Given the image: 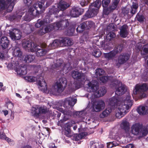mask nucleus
Instances as JSON below:
<instances>
[{
  "instance_id": "c85d7f7f",
  "label": "nucleus",
  "mask_w": 148,
  "mask_h": 148,
  "mask_svg": "<svg viewBox=\"0 0 148 148\" xmlns=\"http://www.w3.org/2000/svg\"><path fill=\"white\" fill-rule=\"evenodd\" d=\"M16 71L18 74L21 75H25L27 73L26 68L25 65H24L23 67L22 66L16 69Z\"/></svg>"
},
{
  "instance_id": "bf43d9fd",
  "label": "nucleus",
  "mask_w": 148,
  "mask_h": 148,
  "mask_svg": "<svg viewBox=\"0 0 148 148\" xmlns=\"http://www.w3.org/2000/svg\"><path fill=\"white\" fill-rule=\"evenodd\" d=\"M43 25V23L42 20L38 19L37 22L35 24V26L36 27L38 28Z\"/></svg>"
},
{
  "instance_id": "c9c22d12",
  "label": "nucleus",
  "mask_w": 148,
  "mask_h": 148,
  "mask_svg": "<svg viewBox=\"0 0 148 148\" xmlns=\"http://www.w3.org/2000/svg\"><path fill=\"white\" fill-rule=\"evenodd\" d=\"M22 52L19 48H16L13 51L12 54L15 57L21 58L22 55Z\"/></svg>"
},
{
  "instance_id": "c756f323",
  "label": "nucleus",
  "mask_w": 148,
  "mask_h": 148,
  "mask_svg": "<svg viewBox=\"0 0 148 148\" xmlns=\"http://www.w3.org/2000/svg\"><path fill=\"white\" fill-rule=\"evenodd\" d=\"M32 113L34 116L38 117L40 115V112L39 107L36 106L32 108Z\"/></svg>"
},
{
  "instance_id": "a211bd4d",
  "label": "nucleus",
  "mask_w": 148,
  "mask_h": 148,
  "mask_svg": "<svg viewBox=\"0 0 148 148\" xmlns=\"http://www.w3.org/2000/svg\"><path fill=\"white\" fill-rule=\"evenodd\" d=\"M128 28L127 26L125 24L123 25L120 29L119 34L121 37L123 38H125L128 35L127 30Z\"/></svg>"
},
{
  "instance_id": "5701e85b",
  "label": "nucleus",
  "mask_w": 148,
  "mask_h": 148,
  "mask_svg": "<svg viewBox=\"0 0 148 148\" xmlns=\"http://www.w3.org/2000/svg\"><path fill=\"white\" fill-rule=\"evenodd\" d=\"M119 97H113L109 99V105L114 108L116 106H117V103L119 101Z\"/></svg>"
},
{
  "instance_id": "2f4dec72",
  "label": "nucleus",
  "mask_w": 148,
  "mask_h": 148,
  "mask_svg": "<svg viewBox=\"0 0 148 148\" xmlns=\"http://www.w3.org/2000/svg\"><path fill=\"white\" fill-rule=\"evenodd\" d=\"M121 127L126 132H128L130 129V125L129 123L126 121H123L121 124Z\"/></svg>"
},
{
  "instance_id": "f03ea898",
  "label": "nucleus",
  "mask_w": 148,
  "mask_h": 148,
  "mask_svg": "<svg viewBox=\"0 0 148 148\" xmlns=\"http://www.w3.org/2000/svg\"><path fill=\"white\" fill-rule=\"evenodd\" d=\"M69 25V23L67 20H62L53 24L48 25L44 28V30L45 33H46L54 29H64L68 26Z\"/></svg>"
},
{
  "instance_id": "603ef678",
  "label": "nucleus",
  "mask_w": 148,
  "mask_h": 148,
  "mask_svg": "<svg viewBox=\"0 0 148 148\" xmlns=\"http://www.w3.org/2000/svg\"><path fill=\"white\" fill-rule=\"evenodd\" d=\"M61 45L60 39L54 40L51 45L52 47L54 46L56 48Z\"/></svg>"
},
{
  "instance_id": "cd10ccee",
  "label": "nucleus",
  "mask_w": 148,
  "mask_h": 148,
  "mask_svg": "<svg viewBox=\"0 0 148 148\" xmlns=\"http://www.w3.org/2000/svg\"><path fill=\"white\" fill-rule=\"evenodd\" d=\"M140 51V53L141 55L145 56L148 54V43L144 45L142 48H137Z\"/></svg>"
},
{
  "instance_id": "b1692460",
  "label": "nucleus",
  "mask_w": 148,
  "mask_h": 148,
  "mask_svg": "<svg viewBox=\"0 0 148 148\" xmlns=\"http://www.w3.org/2000/svg\"><path fill=\"white\" fill-rule=\"evenodd\" d=\"M70 5L66 2L63 0H61L58 4V8L61 10L60 11L63 12V11L68 8Z\"/></svg>"
},
{
  "instance_id": "4c0bfd02",
  "label": "nucleus",
  "mask_w": 148,
  "mask_h": 148,
  "mask_svg": "<svg viewBox=\"0 0 148 148\" xmlns=\"http://www.w3.org/2000/svg\"><path fill=\"white\" fill-rule=\"evenodd\" d=\"M137 111L138 113L140 115H144L146 114L147 111L145 108L144 106L139 107L137 109Z\"/></svg>"
},
{
  "instance_id": "20e7f679",
  "label": "nucleus",
  "mask_w": 148,
  "mask_h": 148,
  "mask_svg": "<svg viewBox=\"0 0 148 148\" xmlns=\"http://www.w3.org/2000/svg\"><path fill=\"white\" fill-rule=\"evenodd\" d=\"M67 80L65 77H62L56 82L54 85L52 87L53 92L54 94H59L62 92L66 88L67 84Z\"/></svg>"
},
{
  "instance_id": "412c9836",
  "label": "nucleus",
  "mask_w": 148,
  "mask_h": 148,
  "mask_svg": "<svg viewBox=\"0 0 148 148\" xmlns=\"http://www.w3.org/2000/svg\"><path fill=\"white\" fill-rule=\"evenodd\" d=\"M118 53V50H113L109 53H104V56L105 58L110 60L112 59Z\"/></svg>"
},
{
  "instance_id": "a19ab883",
  "label": "nucleus",
  "mask_w": 148,
  "mask_h": 148,
  "mask_svg": "<svg viewBox=\"0 0 148 148\" xmlns=\"http://www.w3.org/2000/svg\"><path fill=\"white\" fill-rule=\"evenodd\" d=\"M24 79L25 80H27L28 82H34L37 79L36 77L32 76L25 77Z\"/></svg>"
},
{
  "instance_id": "e2e57ef3",
  "label": "nucleus",
  "mask_w": 148,
  "mask_h": 148,
  "mask_svg": "<svg viewBox=\"0 0 148 148\" xmlns=\"http://www.w3.org/2000/svg\"><path fill=\"white\" fill-rule=\"evenodd\" d=\"M129 13V10L126 8H123L122 10V13L123 14L124 16H128Z\"/></svg>"
},
{
  "instance_id": "49530a36",
  "label": "nucleus",
  "mask_w": 148,
  "mask_h": 148,
  "mask_svg": "<svg viewBox=\"0 0 148 148\" xmlns=\"http://www.w3.org/2000/svg\"><path fill=\"white\" fill-rule=\"evenodd\" d=\"M85 24H86V29H89L91 27H92L94 23L92 21H88L85 22Z\"/></svg>"
},
{
  "instance_id": "ea45409f",
  "label": "nucleus",
  "mask_w": 148,
  "mask_h": 148,
  "mask_svg": "<svg viewBox=\"0 0 148 148\" xmlns=\"http://www.w3.org/2000/svg\"><path fill=\"white\" fill-rule=\"evenodd\" d=\"M116 36L115 33L114 32H109L107 35L106 38L107 40L110 41L114 40Z\"/></svg>"
},
{
  "instance_id": "37998d69",
  "label": "nucleus",
  "mask_w": 148,
  "mask_h": 148,
  "mask_svg": "<svg viewBox=\"0 0 148 148\" xmlns=\"http://www.w3.org/2000/svg\"><path fill=\"white\" fill-rule=\"evenodd\" d=\"M0 138L5 140L9 144H10V143L11 142V139L6 137L4 133L0 132Z\"/></svg>"
},
{
  "instance_id": "bb28decb",
  "label": "nucleus",
  "mask_w": 148,
  "mask_h": 148,
  "mask_svg": "<svg viewBox=\"0 0 148 148\" xmlns=\"http://www.w3.org/2000/svg\"><path fill=\"white\" fill-rule=\"evenodd\" d=\"M35 58V56L33 55H27L23 56V59L25 62L29 63L32 62Z\"/></svg>"
},
{
  "instance_id": "8fccbe9b",
  "label": "nucleus",
  "mask_w": 148,
  "mask_h": 148,
  "mask_svg": "<svg viewBox=\"0 0 148 148\" xmlns=\"http://www.w3.org/2000/svg\"><path fill=\"white\" fill-rule=\"evenodd\" d=\"M75 27L74 25H70L67 29V32H70L73 34L75 31Z\"/></svg>"
},
{
  "instance_id": "a878e982",
  "label": "nucleus",
  "mask_w": 148,
  "mask_h": 148,
  "mask_svg": "<svg viewBox=\"0 0 148 148\" xmlns=\"http://www.w3.org/2000/svg\"><path fill=\"white\" fill-rule=\"evenodd\" d=\"M63 64V61L62 60L60 59L56 60V63L53 65L52 67L53 68L58 70L61 69L62 70Z\"/></svg>"
},
{
  "instance_id": "864d4df0",
  "label": "nucleus",
  "mask_w": 148,
  "mask_h": 148,
  "mask_svg": "<svg viewBox=\"0 0 148 148\" xmlns=\"http://www.w3.org/2000/svg\"><path fill=\"white\" fill-rule=\"evenodd\" d=\"M40 114H45L48 112L47 108L45 106L39 107Z\"/></svg>"
},
{
  "instance_id": "0eeeda50",
  "label": "nucleus",
  "mask_w": 148,
  "mask_h": 148,
  "mask_svg": "<svg viewBox=\"0 0 148 148\" xmlns=\"http://www.w3.org/2000/svg\"><path fill=\"white\" fill-rule=\"evenodd\" d=\"M88 86L89 88L91 89L92 92H94L95 96L98 98L103 96L106 92L105 87H101L99 90H97L96 85L93 83V82H89L88 84Z\"/></svg>"
},
{
  "instance_id": "58836bf2",
  "label": "nucleus",
  "mask_w": 148,
  "mask_h": 148,
  "mask_svg": "<svg viewBox=\"0 0 148 148\" xmlns=\"http://www.w3.org/2000/svg\"><path fill=\"white\" fill-rule=\"evenodd\" d=\"M138 7V3H133L131 7V13L133 14L136 13L137 12Z\"/></svg>"
},
{
  "instance_id": "69168bd1",
  "label": "nucleus",
  "mask_w": 148,
  "mask_h": 148,
  "mask_svg": "<svg viewBox=\"0 0 148 148\" xmlns=\"http://www.w3.org/2000/svg\"><path fill=\"white\" fill-rule=\"evenodd\" d=\"M116 49L115 50H118V52L119 51L121 52L123 48L122 44H119L116 46Z\"/></svg>"
},
{
  "instance_id": "ddd939ff",
  "label": "nucleus",
  "mask_w": 148,
  "mask_h": 148,
  "mask_svg": "<svg viewBox=\"0 0 148 148\" xmlns=\"http://www.w3.org/2000/svg\"><path fill=\"white\" fill-rule=\"evenodd\" d=\"M130 56L127 53H122L118 58V63L116 64V66L119 67L120 65L125 63L129 59Z\"/></svg>"
},
{
  "instance_id": "4d7b16f0",
  "label": "nucleus",
  "mask_w": 148,
  "mask_h": 148,
  "mask_svg": "<svg viewBox=\"0 0 148 148\" xmlns=\"http://www.w3.org/2000/svg\"><path fill=\"white\" fill-rule=\"evenodd\" d=\"M13 36L10 37L12 39L14 40H19L21 38V32L18 34H15Z\"/></svg>"
},
{
  "instance_id": "0e129e2a",
  "label": "nucleus",
  "mask_w": 148,
  "mask_h": 148,
  "mask_svg": "<svg viewBox=\"0 0 148 148\" xmlns=\"http://www.w3.org/2000/svg\"><path fill=\"white\" fill-rule=\"evenodd\" d=\"M14 3L13 2H12L10 3L8 8L7 11L8 12H10L12 11L14 8Z\"/></svg>"
},
{
  "instance_id": "09e8293b",
  "label": "nucleus",
  "mask_w": 148,
  "mask_h": 148,
  "mask_svg": "<svg viewBox=\"0 0 148 148\" xmlns=\"http://www.w3.org/2000/svg\"><path fill=\"white\" fill-rule=\"evenodd\" d=\"M20 33V30L19 29H14L10 31L9 33V35L10 37L13 36L15 34H17Z\"/></svg>"
},
{
  "instance_id": "6e6d98bb",
  "label": "nucleus",
  "mask_w": 148,
  "mask_h": 148,
  "mask_svg": "<svg viewBox=\"0 0 148 148\" xmlns=\"http://www.w3.org/2000/svg\"><path fill=\"white\" fill-rule=\"evenodd\" d=\"M90 148H97L99 146V144L96 142H95L94 141H90Z\"/></svg>"
},
{
  "instance_id": "e433bc0d",
  "label": "nucleus",
  "mask_w": 148,
  "mask_h": 148,
  "mask_svg": "<svg viewBox=\"0 0 148 148\" xmlns=\"http://www.w3.org/2000/svg\"><path fill=\"white\" fill-rule=\"evenodd\" d=\"M136 19L137 21L140 23H143L145 21V18L143 15L140 14L138 13L136 15Z\"/></svg>"
},
{
  "instance_id": "a18cd8bd",
  "label": "nucleus",
  "mask_w": 148,
  "mask_h": 148,
  "mask_svg": "<svg viewBox=\"0 0 148 148\" xmlns=\"http://www.w3.org/2000/svg\"><path fill=\"white\" fill-rule=\"evenodd\" d=\"M93 54L95 57L98 58L101 55V53L99 49H96L94 50Z\"/></svg>"
},
{
  "instance_id": "1a4fd4ad",
  "label": "nucleus",
  "mask_w": 148,
  "mask_h": 148,
  "mask_svg": "<svg viewBox=\"0 0 148 148\" xmlns=\"http://www.w3.org/2000/svg\"><path fill=\"white\" fill-rule=\"evenodd\" d=\"M105 106V103L103 101L99 100L93 103L92 110L93 112H99L104 108Z\"/></svg>"
},
{
  "instance_id": "5fc2aeb1",
  "label": "nucleus",
  "mask_w": 148,
  "mask_h": 148,
  "mask_svg": "<svg viewBox=\"0 0 148 148\" xmlns=\"http://www.w3.org/2000/svg\"><path fill=\"white\" fill-rule=\"evenodd\" d=\"M110 2V0H102V5L103 8H107Z\"/></svg>"
},
{
  "instance_id": "052dcab7",
  "label": "nucleus",
  "mask_w": 148,
  "mask_h": 148,
  "mask_svg": "<svg viewBox=\"0 0 148 148\" xmlns=\"http://www.w3.org/2000/svg\"><path fill=\"white\" fill-rule=\"evenodd\" d=\"M6 106L8 109L11 110L13 108L14 104L11 101H8L6 103Z\"/></svg>"
},
{
  "instance_id": "3c124183",
  "label": "nucleus",
  "mask_w": 148,
  "mask_h": 148,
  "mask_svg": "<svg viewBox=\"0 0 148 148\" xmlns=\"http://www.w3.org/2000/svg\"><path fill=\"white\" fill-rule=\"evenodd\" d=\"M71 132L70 128L69 127H66V130L65 132V135L67 137L72 138L73 135L71 134Z\"/></svg>"
},
{
  "instance_id": "f8f14e48",
  "label": "nucleus",
  "mask_w": 148,
  "mask_h": 148,
  "mask_svg": "<svg viewBox=\"0 0 148 148\" xmlns=\"http://www.w3.org/2000/svg\"><path fill=\"white\" fill-rule=\"evenodd\" d=\"M113 86L115 87L116 90L115 93L117 96H120L123 94L125 92V86L121 84V86H119L120 82H115Z\"/></svg>"
},
{
  "instance_id": "680f3d73",
  "label": "nucleus",
  "mask_w": 148,
  "mask_h": 148,
  "mask_svg": "<svg viewBox=\"0 0 148 148\" xmlns=\"http://www.w3.org/2000/svg\"><path fill=\"white\" fill-rule=\"evenodd\" d=\"M37 33L40 35H42L45 34L44 30V27H42L40 28L37 32Z\"/></svg>"
},
{
  "instance_id": "9b49d317",
  "label": "nucleus",
  "mask_w": 148,
  "mask_h": 148,
  "mask_svg": "<svg viewBox=\"0 0 148 148\" xmlns=\"http://www.w3.org/2000/svg\"><path fill=\"white\" fill-rule=\"evenodd\" d=\"M22 45L23 47L29 51L34 52L35 51L36 45L29 40H23L22 42Z\"/></svg>"
},
{
  "instance_id": "c03bdc74",
  "label": "nucleus",
  "mask_w": 148,
  "mask_h": 148,
  "mask_svg": "<svg viewBox=\"0 0 148 148\" xmlns=\"http://www.w3.org/2000/svg\"><path fill=\"white\" fill-rule=\"evenodd\" d=\"M105 71L99 68L96 70L95 74L97 77H99L103 75Z\"/></svg>"
},
{
  "instance_id": "f3484780",
  "label": "nucleus",
  "mask_w": 148,
  "mask_h": 148,
  "mask_svg": "<svg viewBox=\"0 0 148 148\" xmlns=\"http://www.w3.org/2000/svg\"><path fill=\"white\" fill-rule=\"evenodd\" d=\"M10 42L7 37H2L0 40V45L2 48L4 49L7 48L10 44Z\"/></svg>"
},
{
  "instance_id": "13d9d810",
  "label": "nucleus",
  "mask_w": 148,
  "mask_h": 148,
  "mask_svg": "<svg viewBox=\"0 0 148 148\" xmlns=\"http://www.w3.org/2000/svg\"><path fill=\"white\" fill-rule=\"evenodd\" d=\"M60 45H62L63 46H66V37L64 38L60 39Z\"/></svg>"
},
{
  "instance_id": "473e14b6",
  "label": "nucleus",
  "mask_w": 148,
  "mask_h": 148,
  "mask_svg": "<svg viewBox=\"0 0 148 148\" xmlns=\"http://www.w3.org/2000/svg\"><path fill=\"white\" fill-rule=\"evenodd\" d=\"M86 24L85 22H84L80 24V25L77 28L76 30L77 32L81 33L85 29H86Z\"/></svg>"
},
{
  "instance_id": "aec40b11",
  "label": "nucleus",
  "mask_w": 148,
  "mask_h": 148,
  "mask_svg": "<svg viewBox=\"0 0 148 148\" xmlns=\"http://www.w3.org/2000/svg\"><path fill=\"white\" fill-rule=\"evenodd\" d=\"M118 53V50H113L109 53H104V56L105 58L110 60L112 59Z\"/></svg>"
},
{
  "instance_id": "39448f33",
  "label": "nucleus",
  "mask_w": 148,
  "mask_h": 148,
  "mask_svg": "<svg viewBox=\"0 0 148 148\" xmlns=\"http://www.w3.org/2000/svg\"><path fill=\"white\" fill-rule=\"evenodd\" d=\"M44 4L41 2H37L33 6L29 8L28 12L30 15L37 16L39 14L42 13L45 9Z\"/></svg>"
},
{
  "instance_id": "423d86ee",
  "label": "nucleus",
  "mask_w": 148,
  "mask_h": 148,
  "mask_svg": "<svg viewBox=\"0 0 148 148\" xmlns=\"http://www.w3.org/2000/svg\"><path fill=\"white\" fill-rule=\"evenodd\" d=\"M148 90V84L143 83L141 85L137 84L135 86L133 93L134 95H137L139 99H142L147 97V94L144 92Z\"/></svg>"
},
{
  "instance_id": "393cba45",
  "label": "nucleus",
  "mask_w": 148,
  "mask_h": 148,
  "mask_svg": "<svg viewBox=\"0 0 148 148\" xmlns=\"http://www.w3.org/2000/svg\"><path fill=\"white\" fill-rule=\"evenodd\" d=\"M77 101L76 99L72 97H71L65 99L64 102L65 104L68 103V105L71 106H73L76 103Z\"/></svg>"
},
{
  "instance_id": "4468645a",
  "label": "nucleus",
  "mask_w": 148,
  "mask_h": 148,
  "mask_svg": "<svg viewBox=\"0 0 148 148\" xmlns=\"http://www.w3.org/2000/svg\"><path fill=\"white\" fill-rule=\"evenodd\" d=\"M72 76L75 79L80 82L84 81L85 79V76L84 74L81 72L73 71L71 73Z\"/></svg>"
},
{
  "instance_id": "774afa93",
  "label": "nucleus",
  "mask_w": 148,
  "mask_h": 148,
  "mask_svg": "<svg viewBox=\"0 0 148 148\" xmlns=\"http://www.w3.org/2000/svg\"><path fill=\"white\" fill-rule=\"evenodd\" d=\"M89 3L88 1H86L85 0H82L80 3V4L82 6L84 7L87 5Z\"/></svg>"
},
{
  "instance_id": "f257e3e1",
  "label": "nucleus",
  "mask_w": 148,
  "mask_h": 148,
  "mask_svg": "<svg viewBox=\"0 0 148 148\" xmlns=\"http://www.w3.org/2000/svg\"><path fill=\"white\" fill-rule=\"evenodd\" d=\"M131 96L127 95L124 101L123 104L119 106L116 113V117L120 119L123 117L128 112V110L131 108L133 105V101L131 99Z\"/></svg>"
},
{
  "instance_id": "dca6fc26",
  "label": "nucleus",
  "mask_w": 148,
  "mask_h": 148,
  "mask_svg": "<svg viewBox=\"0 0 148 148\" xmlns=\"http://www.w3.org/2000/svg\"><path fill=\"white\" fill-rule=\"evenodd\" d=\"M142 127V125L139 123L133 125L131 127V132L134 135L138 134L141 130Z\"/></svg>"
},
{
  "instance_id": "4be33fe9",
  "label": "nucleus",
  "mask_w": 148,
  "mask_h": 148,
  "mask_svg": "<svg viewBox=\"0 0 148 148\" xmlns=\"http://www.w3.org/2000/svg\"><path fill=\"white\" fill-rule=\"evenodd\" d=\"M37 83L39 86V88L43 92H46L47 89V86L45 81H42V82L39 80L38 81Z\"/></svg>"
},
{
  "instance_id": "72a5a7b5",
  "label": "nucleus",
  "mask_w": 148,
  "mask_h": 148,
  "mask_svg": "<svg viewBox=\"0 0 148 148\" xmlns=\"http://www.w3.org/2000/svg\"><path fill=\"white\" fill-rule=\"evenodd\" d=\"M107 31L109 32H114L117 31V28L116 26L113 23L109 24L107 27Z\"/></svg>"
},
{
  "instance_id": "6e6552de",
  "label": "nucleus",
  "mask_w": 148,
  "mask_h": 148,
  "mask_svg": "<svg viewBox=\"0 0 148 148\" xmlns=\"http://www.w3.org/2000/svg\"><path fill=\"white\" fill-rule=\"evenodd\" d=\"M53 14H58V16H56L57 18H58V17L61 18H64V16H66V14L64 12L59 10L58 8L56 7L55 6H53L51 8H50L48 14L51 15Z\"/></svg>"
},
{
  "instance_id": "79ce46f5",
  "label": "nucleus",
  "mask_w": 148,
  "mask_h": 148,
  "mask_svg": "<svg viewBox=\"0 0 148 148\" xmlns=\"http://www.w3.org/2000/svg\"><path fill=\"white\" fill-rule=\"evenodd\" d=\"M72 64L69 62L66 63H64L63 64L62 68V70L63 71H65V72H66L67 70H68L70 68L71 65Z\"/></svg>"
},
{
  "instance_id": "7ed1b4c3",
  "label": "nucleus",
  "mask_w": 148,
  "mask_h": 148,
  "mask_svg": "<svg viewBox=\"0 0 148 148\" xmlns=\"http://www.w3.org/2000/svg\"><path fill=\"white\" fill-rule=\"evenodd\" d=\"M101 5V0H97L91 3L89 7L88 10L85 14V16L87 18H90L96 15Z\"/></svg>"
},
{
  "instance_id": "7c9ffc66",
  "label": "nucleus",
  "mask_w": 148,
  "mask_h": 148,
  "mask_svg": "<svg viewBox=\"0 0 148 148\" xmlns=\"http://www.w3.org/2000/svg\"><path fill=\"white\" fill-rule=\"evenodd\" d=\"M85 136V134L84 133H82L78 134H74L72 135L71 138L73 140L78 141L80 140L83 139Z\"/></svg>"
},
{
  "instance_id": "f704fd0d",
  "label": "nucleus",
  "mask_w": 148,
  "mask_h": 148,
  "mask_svg": "<svg viewBox=\"0 0 148 148\" xmlns=\"http://www.w3.org/2000/svg\"><path fill=\"white\" fill-rule=\"evenodd\" d=\"M112 110L110 108H107L103 111L100 114V117L103 118L107 116L112 112Z\"/></svg>"
},
{
  "instance_id": "338daca9",
  "label": "nucleus",
  "mask_w": 148,
  "mask_h": 148,
  "mask_svg": "<svg viewBox=\"0 0 148 148\" xmlns=\"http://www.w3.org/2000/svg\"><path fill=\"white\" fill-rule=\"evenodd\" d=\"M75 122L73 120H71L66 123V125L67 126V127H69L70 128L71 126H72L74 124H75Z\"/></svg>"
},
{
  "instance_id": "6ab92c4d",
  "label": "nucleus",
  "mask_w": 148,
  "mask_h": 148,
  "mask_svg": "<svg viewBox=\"0 0 148 148\" xmlns=\"http://www.w3.org/2000/svg\"><path fill=\"white\" fill-rule=\"evenodd\" d=\"M35 48V51L34 52H36V55L38 57L43 56L45 55L47 53V50L41 47H40L39 48L36 45Z\"/></svg>"
},
{
  "instance_id": "9d476101",
  "label": "nucleus",
  "mask_w": 148,
  "mask_h": 148,
  "mask_svg": "<svg viewBox=\"0 0 148 148\" xmlns=\"http://www.w3.org/2000/svg\"><path fill=\"white\" fill-rule=\"evenodd\" d=\"M120 0H113L111 5H110L106 9H104L103 14L106 15H108L109 13L114 10L118 6Z\"/></svg>"
},
{
  "instance_id": "de8ad7c7",
  "label": "nucleus",
  "mask_w": 148,
  "mask_h": 148,
  "mask_svg": "<svg viewBox=\"0 0 148 148\" xmlns=\"http://www.w3.org/2000/svg\"><path fill=\"white\" fill-rule=\"evenodd\" d=\"M50 15L48 14H47V15L45 17L43 20H42V21L43 22V25L45 24V23H49L51 21L50 18Z\"/></svg>"
},
{
  "instance_id": "2eb2a0df",
  "label": "nucleus",
  "mask_w": 148,
  "mask_h": 148,
  "mask_svg": "<svg viewBox=\"0 0 148 148\" xmlns=\"http://www.w3.org/2000/svg\"><path fill=\"white\" fill-rule=\"evenodd\" d=\"M84 12L83 9L79 7L73 8L71 11V14L72 17H76L82 15Z\"/></svg>"
}]
</instances>
